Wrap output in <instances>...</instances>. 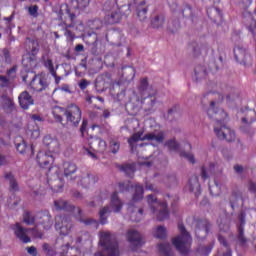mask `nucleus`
<instances>
[{
  "label": "nucleus",
  "mask_w": 256,
  "mask_h": 256,
  "mask_svg": "<svg viewBox=\"0 0 256 256\" xmlns=\"http://www.w3.org/2000/svg\"><path fill=\"white\" fill-rule=\"evenodd\" d=\"M152 233L156 239H165L167 237V228L165 226H157Z\"/></svg>",
  "instance_id": "nucleus-37"
},
{
  "label": "nucleus",
  "mask_w": 256,
  "mask_h": 256,
  "mask_svg": "<svg viewBox=\"0 0 256 256\" xmlns=\"http://www.w3.org/2000/svg\"><path fill=\"white\" fill-rule=\"evenodd\" d=\"M89 84L90 83H89V81H87V79H82L79 82L78 86L81 89V91H85V89H87V87H89Z\"/></svg>",
  "instance_id": "nucleus-62"
},
{
  "label": "nucleus",
  "mask_w": 256,
  "mask_h": 256,
  "mask_svg": "<svg viewBox=\"0 0 256 256\" xmlns=\"http://www.w3.org/2000/svg\"><path fill=\"white\" fill-rule=\"evenodd\" d=\"M23 221L26 223V225H35V216H32L31 212L29 211H24Z\"/></svg>",
  "instance_id": "nucleus-45"
},
{
  "label": "nucleus",
  "mask_w": 256,
  "mask_h": 256,
  "mask_svg": "<svg viewBox=\"0 0 256 256\" xmlns=\"http://www.w3.org/2000/svg\"><path fill=\"white\" fill-rule=\"evenodd\" d=\"M125 90H122L120 93H118L115 97V100L120 103V105H127V96L125 94Z\"/></svg>",
  "instance_id": "nucleus-48"
},
{
  "label": "nucleus",
  "mask_w": 256,
  "mask_h": 256,
  "mask_svg": "<svg viewBox=\"0 0 256 256\" xmlns=\"http://www.w3.org/2000/svg\"><path fill=\"white\" fill-rule=\"evenodd\" d=\"M133 201H140L143 199V186L135 185L131 187Z\"/></svg>",
  "instance_id": "nucleus-33"
},
{
  "label": "nucleus",
  "mask_w": 256,
  "mask_h": 256,
  "mask_svg": "<svg viewBox=\"0 0 256 256\" xmlns=\"http://www.w3.org/2000/svg\"><path fill=\"white\" fill-rule=\"evenodd\" d=\"M116 6L118 11H129V0H116Z\"/></svg>",
  "instance_id": "nucleus-42"
},
{
  "label": "nucleus",
  "mask_w": 256,
  "mask_h": 256,
  "mask_svg": "<svg viewBox=\"0 0 256 256\" xmlns=\"http://www.w3.org/2000/svg\"><path fill=\"white\" fill-rule=\"evenodd\" d=\"M193 11L191 10V7L187 6L182 10L183 17H191Z\"/></svg>",
  "instance_id": "nucleus-64"
},
{
  "label": "nucleus",
  "mask_w": 256,
  "mask_h": 256,
  "mask_svg": "<svg viewBox=\"0 0 256 256\" xmlns=\"http://www.w3.org/2000/svg\"><path fill=\"white\" fill-rule=\"evenodd\" d=\"M244 115L241 118L242 126L241 131L243 133H254V130L251 128V124L256 121V112L253 109H247L244 112Z\"/></svg>",
  "instance_id": "nucleus-12"
},
{
  "label": "nucleus",
  "mask_w": 256,
  "mask_h": 256,
  "mask_svg": "<svg viewBox=\"0 0 256 256\" xmlns=\"http://www.w3.org/2000/svg\"><path fill=\"white\" fill-rule=\"evenodd\" d=\"M200 175H201V179H203V181H207V179H209V177L211 175V168L202 167Z\"/></svg>",
  "instance_id": "nucleus-54"
},
{
  "label": "nucleus",
  "mask_w": 256,
  "mask_h": 256,
  "mask_svg": "<svg viewBox=\"0 0 256 256\" xmlns=\"http://www.w3.org/2000/svg\"><path fill=\"white\" fill-rule=\"evenodd\" d=\"M195 235L198 239H205L211 231V223L208 220H197L195 222Z\"/></svg>",
  "instance_id": "nucleus-19"
},
{
  "label": "nucleus",
  "mask_w": 256,
  "mask_h": 256,
  "mask_svg": "<svg viewBox=\"0 0 256 256\" xmlns=\"http://www.w3.org/2000/svg\"><path fill=\"white\" fill-rule=\"evenodd\" d=\"M42 249H43V251H45L47 256L55 255V249H53V247H51V245H49L48 243H44L42 245Z\"/></svg>",
  "instance_id": "nucleus-53"
},
{
  "label": "nucleus",
  "mask_w": 256,
  "mask_h": 256,
  "mask_svg": "<svg viewBox=\"0 0 256 256\" xmlns=\"http://www.w3.org/2000/svg\"><path fill=\"white\" fill-rule=\"evenodd\" d=\"M168 29L171 33H175L179 29V21H171L168 23Z\"/></svg>",
  "instance_id": "nucleus-57"
},
{
  "label": "nucleus",
  "mask_w": 256,
  "mask_h": 256,
  "mask_svg": "<svg viewBox=\"0 0 256 256\" xmlns=\"http://www.w3.org/2000/svg\"><path fill=\"white\" fill-rule=\"evenodd\" d=\"M55 140V138L51 137V135H46L44 138H43V143L45 145V147H49L53 141Z\"/></svg>",
  "instance_id": "nucleus-61"
},
{
  "label": "nucleus",
  "mask_w": 256,
  "mask_h": 256,
  "mask_svg": "<svg viewBox=\"0 0 256 256\" xmlns=\"http://www.w3.org/2000/svg\"><path fill=\"white\" fill-rule=\"evenodd\" d=\"M5 179H8L10 183V191L12 192L19 191V184L17 183V180L15 179L12 173L5 174Z\"/></svg>",
  "instance_id": "nucleus-38"
},
{
  "label": "nucleus",
  "mask_w": 256,
  "mask_h": 256,
  "mask_svg": "<svg viewBox=\"0 0 256 256\" xmlns=\"http://www.w3.org/2000/svg\"><path fill=\"white\" fill-rule=\"evenodd\" d=\"M151 25H152L153 29H161V27H163V25H165V17L155 16L151 20Z\"/></svg>",
  "instance_id": "nucleus-39"
},
{
  "label": "nucleus",
  "mask_w": 256,
  "mask_h": 256,
  "mask_svg": "<svg viewBox=\"0 0 256 256\" xmlns=\"http://www.w3.org/2000/svg\"><path fill=\"white\" fill-rule=\"evenodd\" d=\"M36 161L42 169L51 170V165H53L55 158L51 152L40 151L36 156Z\"/></svg>",
  "instance_id": "nucleus-16"
},
{
  "label": "nucleus",
  "mask_w": 256,
  "mask_h": 256,
  "mask_svg": "<svg viewBox=\"0 0 256 256\" xmlns=\"http://www.w3.org/2000/svg\"><path fill=\"white\" fill-rule=\"evenodd\" d=\"M116 167L121 171V173H125V175H129V164H117Z\"/></svg>",
  "instance_id": "nucleus-60"
},
{
  "label": "nucleus",
  "mask_w": 256,
  "mask_h": 256,
  "mask_svg": "<svg viewBox=\"0 0 256 256\" xmlns=\"http://www.w3.org/2000/svg\"><path fill=\"white\" fill-rule=\"evenodd\" d=\"M63 167H64L65 177H69V176L73 175V173L77 172V165H75L72 162H64Z\"/></svg>",
  "instance_id": "nucleus-34"
},
{
  "label": "nucleus",
  "mask_w": 256,
  "mask_h": 256,
  "mask_svg": "<svg viewBox=\"0 0 256 256\" xmlns=\"http://www.w3.org/2000/svg\"><path fill=\"white\" fill-rule=\"evenodd\" d=\"M229 201L230 207L235 209V207H238L239 201H243V193L239 190H234L230 195Z\"/></svg>",
  "instance_id": "nucleus-26"
},
{
  "label": "nucleus",
  "mask_w": 256,
  "mask_h": 256,
  "mask_svg": "<svg viewBox=\"0 0 256 256\" xmlns=\"http://www.w3.org/2000/svg\"><path fill=\"white\" fill-rule=\"evenodd\" d=\"M38 11H39V6L37 5H33V6H30L28 8V13L29 15H31L32 17H37L39 14H38Z\"/></svg>",
  "instance_id": "nucleus-58"
},
{
  "label": "nucleus",
  "mask_w": 256,
  "mask_h": 256,
  "mask_svg": "<svg viewBox=\"0 0 256 256\" xmlns=\"http://www.w3.org/2000/svg\"><path fill=\"white\" fill-rule=\"evenodd\" d=\"M55 229L59 231L60 235L66 236L70 233L73 228V222L71 221V217L67 215H59L55 218Z\"/></svg>",
  "instance_id": "nucleus-11"
},
{
  "label": "nucleus",
  "mask_w": 256,
  "mask_h": 256,
  "mask_svg": "<svg viewBox=\"0 0 256 256\" xmlns=\"http://www.w3.org/2000/svg\"><path fill=\"white\" fill-rule=\"evenodd\" d=\"M66 123L71 127H79L82 119L81 108L75 104H70L66 108Z\"/></svg>",
  "instance_id": "nucleus-9"
},
{
  "label": "nucleus",
  "mask_w": 256,
  "mask_h": 256,
  "mask_svg": "<svg viewBox=\"0 0 256 256\" xmlns=\"http://www.w3.org/2000/svg\"><path fill=\"white\" fill-rule=\"evenodd\" d=\"M31 232L32 237L35 239H43V231L37 229V226L32 229H25L21 227L19 223H16L14 227V233L22 243H31V238L28 237L27 233Z\"/></svg>",
  "instance_id": "nucleus-7"
},
{
  "label": "nucleus",
  "mask_w": 256,
  "mask_h": 256,
  "mask_svg": "<svg viewBox=\"0 0 256 256\" xmlns=\"http://www.w3.org/2000/svg\"><path fill=\"white\" fill-rule=\"evenodd\" d=\"M160 253L165 256H169L171 253V244L165 242L158 245Z\"/></svg>",
  "instance_id": "nucleus-44"
},
{
  "label": "nucleus",
  "mask_w": 256,
  "mask_h": 256,
  "mask_svg": "<svg viewBox=\"0 0 256 256\" xmlns=\"http://www.w3.org/2000/svg\"><path fill=\"white\" fill-rule=\"evenodd\" d=\"M26 51L30 57L28 58L30 63L31 61H35V57H37V53H39V42L36 40H29L26 43Z\"/></svg>",
  "instance_id": "nucleus-22"
},
{
  "label": "nucleus",
  "mask_w": 256,
  "mask_h": 256,
  "mask_svg": "<svg viewBox=\"0 0 256 256\" xmlns=\"http://www.w3.org/2000/svg\"><path fill=\"white\" fill-rule=\"evenodd\" d=\"M38 225H41L45 231H49L53 227V218L48 210L40 211L36 214Z\"/></svg>",
  "instance_id": "nucleus-17"
},
{
  "label": "nucleus",
  "mask_w": 256,
  "mask_h": 256,
  "mask_svg": "<svg viewBox=\"0 0 256 256\" xmlns=\"http://www.w3.org/2000/svg\"><path fill=\"white\" fill-rule=\"evenodd\" d=\"M0 87L9 89V87H11V79L7 76L0 75Z\"/></svg>",
  "instance_id": "nucleus-47"
},
{
  "label": "nucleus",
  "mask_w": 256,
  "mask_h": 256,
  "mask_svg": "<svg viewBox=\"0 0 256 256\" xmlns=\"http://www.w3.org/2000/svg\"><path fill=\"white\" fill-rule=\"evenodd\" d=\"M103 11H105L106 15L104 16V25H115L117 23H121L123 19V15H125V11H121L119 9H115V3L111 1H106L103 5Z\"/></svg>",
  "instance_id": "nucleus-6"
},
{
  "label": "nucleus",
  "mask_w": 256,
  "mask_h": 256,
  "mask_svg": "<svg viewBox=\"0 0 256 256\" xmlns=\"http://www.w3.org/2000/svg\"><path fill=\"white\" fill-rule=\"evenodd\" d=\"M88 144L90 149H93L98 153H105V151H107V142L103 140V138L90 137Z\"/></svg>",
  "instance_id": "nucleus-20"
},
{
  "label": "nucleus",
  "mask_w": 256,
  "mask_h": 256,
  "mask_svg": "<svg viewBox=\"0 0 256 256\" xmlns=\"http://www.w3.org/2000/svg\"><path fill=\"white\" fill-rule=\"evenodd\" d=\"M131 141H154L155 143H163L165 141V132L164 131H155L147 133L143 136V132L139 131L130 139Z\"/></svg>",
  "instance_id": "nucleus-10"
},
{
  "label": "nucleus",
  "mask_w": 256,
  "mask_h": 256,
  "mask_svg": "<svg viewBox=\"0 0 256 256\" xmlns=\"http://www.w3.org/2000/svg\"><path fill=\"white\" fill-rule=\"evenodd\" d=\"M27 149H29V147L27 146V143L25 142V140H22L20 143L16 144V150L21 155H24V153H27Z\"/></svg>",
  "instance_id": "nucleus-49"
},
{
  "label": "nucleus",
  "mask_w": 256,
  "mask_h": 256,
  "mask_svg": "<svg viewBox=\"0 0 256 256\" xmlns=\"http://www.w3.org/2000/svg\"><path fill=\"white\" fill-rule=\"evenodd\" d=\"M99 181V177L93 174H87L86 176H83L81 179H79L78 185L80 187H83L84 189H87L89 185H95Z\"/></svg>",
  "instance_id": "nucleus-23"
},
{
  "label": "nucleus",
  "mask_w": 256,
  "mask_h": 256,
  "mask_svg": "<svg viewBox=\"0 0 256 256\" xmlns=\"http://www.w3.org/2000/svg\"><path fill=\"white\" fill-rule=\"evenodd\" d=\"M59 15H60V19H63V18L67 19L68 17V19L71 21V24L65 25L64 35L67 41H70V42L75 41V32L70 30L71 27H75V19L77 17L75 15V12L71 7H69V4L64 3V4H61L60 6Z\"/></svg>",
  "instance_id": "nucleus-4"
},
{
  "label": "nucleus",
  "mask_w": 256,
  "mask_h": 256,
  "mask_svg": "<svg viewBox=\"0 0 256 256\" xmlns=\"http://www.w3.org/2000/svg\"><path fill=\"white\" fill-rule=\"evenodd\" d=\"M161 181L166 187H175L177 185V177L175 176H162Z\"/></svg>",
  "instance_id": "nucleus-41"
},
{
  "label": "nucleus",
  "mask_w": 256,
  "mask_h": 256,
  "mask_svg": "<svg viewBox=\"0 0 256 256\" xmlns=\"http://www.w3.org/2000/svg\"><path fill=\"white\" fill-rule=\"evenodd\" d=\"M207 77V68L205 66H197L195 68V79L196 81H202V79H205Z\"/></svg>",
  "instance_id": "nucleus-36"
},
{
  "label": "nucleus",
  "mask_w": 256,
  "mask_h": 256,
  "mask_svg": "<svg viewBox=\"0 0 256 256\" xmlns=\"http://www.w3.org/2000/svg\"><path fill=\"white\" fill-rule=\"evenodd\" d=\"M165 145L170 151H177L179 149V143H177L175 139L168 140Z\"/></svg>",
  "instance_id": "nucleus-52"
},
{
  "label": "nucleus",
  "mask_w": 256,
  "mask_h": 256,
  "mask_svg": "<svg viewBox=\"0 0 256 256\" xmlns=\"http://www.w3.org/2000/svg\"><path fill=\"white\" fill-rule=\"evenodd\" d=\"M178 229L180 231V235L172 239V245H174L175 249H177L179 253L187 255V252L191 249V235H189V232L185 230V226H183V224H179Z\"/></svg>",
  "instance_id": "nucleus-5"
},
{
  "label": "nucleus",
  "mask_w": 256,
  "mask_h": 256,
  "mask_svg": "<svg viewBox=\"0 0 256 256\" xmlns=\"http://www.w3.org/2000/svg\"><path fill=\"white\" fill-rule=\"evenodd\" d=\"M109 213H111V208H109V206H105L100 210L99 215L101 225H107V215H109Z\"/></svg>",
  "instance_id": "nucleus-40"
},
{
  "label": "nucleus",
  "mask_w": 256,
  "mask_h": 256,
  "mask_svg": "<svg viewBox=\"0 0 256 256\" xmlns=\"http://www.w3.org/2000/svg\"><path fill=\"white\" fill-rule=\"evenodd\" d=\"M101 25H103V22H101L99 19H95L90 22L89 27L95 31L97 29H101Z\"/></svg>",
  "instance_id": "nucleus-55"
},
{
  "label": "nucleus",
  "mask_w": 256,
  "mask_h": 256,
  "mask_svg": "<svg viewBox=\"0 0 256 256\" xmlns=\"http://www.w3.org/2000/svg\"><path fill=\"white\" fill-rule=\"evenodd\" d=\"M234 57L240 65H244L245 67L253 65V58L251 57V54L247 53V50L241 46L234 48Z\"/></svg>",
  "instance_id": "nucleus-13"
},
{
  "label": "nucleus",
  "mask_w": 256,
  "mask_h": 256,
  "mask_svg": "<svg viewBox=\"0 0 256 256\" xmlns=\"http://www.w3.org/2000/svg\"><path fill=\"white\" fill-rule=\"evenodd\" d=\"M181 157H184V159H187L190 163H195V156L191 153L182 152Z\"/></svg>",
  "instance_id": "nucleus-59"
},
{
  "label": "nucleus",
  "mask_w": 256,
  "mask_h": 256,
  "mask_svg": "<svg viewBox=\"0 0 256 256\" xmlns=\"http://www.w3.org/2000/svg\"><path fill=\"white\" fill-rule=\"evenodd\" d=\"M54 207L57 211H69L70 213L76 215V217H83V210H81L79 207H75L69 204V202L63 199L55 200Z\"/></svg>",
  "instance_id": "nucleus-14"
},
{
  "label": "nucleus",
  "mask_w": 256,
  "mask_h": 256,
  "mask_svg": "<svg viewBox=\"0 0 256 256\" xmlns=\"http://www.w3.org/2000/svg\"><path fill=\"white\" fill-rule=\"evenodd\" d=\"M216 96L218 97L217 100H213L210 102V107L207 113L210 119L215 120L214 133L218 137V139L231 143L232 141H235V131L231 130V128L223 123V121L227 119V113L222 108H217V104L223 101L224 96H226V101L228 103H231V101L237 99L239 95L234 88L228 87L223 92V94H216Z\"/></svg>",
  "instance_id": "nucleus-1"
},
{
  "label": "nucleus",
  "mask_w": 256,
  "mask_h": 256,
  "mask_svg": "<svg viewBox=\"0 0 256 256\" xmlns=\"http://www.w3.org/2000/svg\"><path fill=\"white\" fill-rule=\"evenodd\" d=\"M26 133L29 137H31V139H39L41 130H39V126L37 124L33 123L29 124Z\"/></svg>",
  "instance_id": "nucleus-30"
},
{
  "label": "nucleus",
  "mask_w": 256,
  "mask_h": 256,
  "mask_svg": "<svg viewBox=\"0 0 256 256\" xmlns=\"http://www.w3.org/2000/svg\"><path fill=\"white\" fill-rule=\"evenodd\" d=\"M188 189L191 192L196 191L198 193L201 189V184H199V177L197 175H194L190 178L188 183Z\"/></svg>",
  "instance_id": "nucleus-32"
},
{
  "label": "nucleus",
  "mask_w": 256,
  "mask_h": 256,
  "mask_svg": "<svg viewBox=\"0 0 256 256\" xmlns=\"http://www.w3.org/2000/svg\"><path fill=\"white\" fill-rule=\"evenodd\" d=\"M147 203L150 205L152 213H155V208L157 207L160 211L157 214L158 221H165L169 217V211H167V202L159 203L155 195L150 194L147 196Z\"/></svg>",
  "instance_id": "nucleus-8"
},
{
  "label": "nucleus",
  "mask_w": 256,
  "mask_h": 256,
  "mask_svg": "<svg viewBox=\"0 0 256 256\" xmlns=\"http://www.w3.org/2000/svg\"><path fill=\"white\" fill-rule=\"evenodd\" d=\"M233 169H234L235 173H237V175H243V171H245V168L239 164H235Z\"/></svg>",
  "instance_id": "nucleus-63"
},
{
  "label": "nucleus",
  "mask_w": 256,
  "mask_h": 256,
  "mask_svg": "<svg viewBox=\"0 0 256 256\" xmlns=\"http://www.w3.org/2000/svg\"><path fill=\"white\" fill-rule=\"evenodd\" d=\"M238 241L242 245H245V243H247V238H245V235L243 234V227L241 226L238 228Z\"/></svg>",
  "instance_id": "nucleus-56"
},
{
  "label": "nucleus",
  "mask_w": 256,
  "mask_h": 256,
  "mask_svg": "<svg viewBox=\"0 0 256 256\" xmlns=\"http://www.w3.org/2000/svg\"><path fill=\"white\" fill-rule=\"evenodd\" d=\"M119 149H121V144L118 141H110V151L113 155H117V153H119Z\"/></svg>",
  "instance_id": "nucleus-50"
},
{
  "label": "nucleus",
  "mask_w": 256,
  "mask_h": 256,
  "mask_svg": "<svg viewBox=\"0 0 256 256\" xmlns=\"http://www.w3.org/2000/svg\"><path fill=\"white\" fill-rule=\"evenodd\" d=\"M18 102L21 109L27 110L31 105L35 104V100H33V96L28 91H23L18 96Z\"/></svg>",
  "instance_id": "nucleus-21"
},
{
  "label": "nucleus",
  "mask_w": 256,
  "mask_h": 256,
  "mask_svg": "<svg viewBox=\"0 0 256 256\" xmlns=\"http://www.w3.org/2000/svg\"><path fill=\"white\" fill-rule=\"evenodd\" d=\"M243 23L250 31V33H252V35L255 36L256 21L255 19H253V16H251V14H248L246 17H244Z\"/></svg>",
  "instance_id": "nucleus-29"
},
{
  "label": "nucleus",
  "mask_w": 256,
  "mask_h": 256,
  "mask_svg": "<svg viewBox=\"0 0 256 256\" xmlns=\"http://www.w3.org/2000/svg\"><path fill=\"white\" fill-rule=\"evenodd\" d=\"M2 107L7 113H13V111H15V102L13 101V98L7 95H2Z\"/></svg>",
  "instance_id": "nucleus-25"
},
{
  "label": "nucleus",
  "mask_w": 256,
  "mask_h": 256,
  "mask_svg": "<svg viewBox=\"0 0 256 256\" xmlns=\"http://www.w3.org/2000/svg\"><path fill=\"white\" fill-rule=\"evenodd\" d=\"M147 11H149V8L145 1L140 2L137 6V17L140 21H147Z\"/></svg>",
  "instance_id": "nucleus-27"
},
{
  "label": "nucleus",
  "mask_w": 256,
  "mask_h": 256,
  "mask_svg": "<svg viewBox=\"0 0 256 256\" xmlns=\"http://www.w3.org/2000/svg\"><path fill=\"white\" fill-rule=\"evenodd\" d=\"M44 67L48 69L51 75H55V66L53 65V60L47 59L44 61Z\"/></svg>",
  "instance_id": "nucleus-51"
},
{
  "label": "nucleus",
  "mask_w": 256,
  "mask_h": 256,
  "mask_svg": "<svg viewBox=\"0 0 256 256\" xmlns=\"http://www.w3.org/2000/svg\"><path fill=\"white\" fill-rule=\"evenodd\" d=\"M91 0H72V9L85 11L89 7Z\"/></svg>",
  "instance_id": "nucleus-31"
},
{
  "label": "nucleus",
  "mask_w": 256,
  "mask_h": 256,
  "mask_svg": "<svg viewBox=\"0 0 256 256\" xmlns=\"http://www.w3.org/2000/svg\"><path fill=\"white\" fill-rule=\"evenodd\" d=\"M143 245H145V239L143 238V235H141V233H139L137 230H130L129 248L132 251H135L136 249L143 247Z\"/></svg>",
  "instance_id": "nucleus-18"
},
{
  "label": "nucleus",
  "mask_w": 256,
  "mask_h": 256,
  "mask_svg": "<svg viewBox=\"0 0 256 256\" xmlns=\"http://www.w3.org/2000/svg\"><path fill=\"white\" fill-rule=\"evenodd\" d=\"M59 147V140L57 138H54V140L52 141V143H50V146L48 147V153H51V155H53V153H59Z\"/></svg>",
  "instance_id": "nucleus-46"
},
{
  "label": "nucleus",
  "mask_w": 256,
  "mask_h": 256,
  "mask_svg": "<svg viewBox=\"0 0 256 256\" xmlns=\"http://www.w3.org/2000/svg\"><path fill=\"white\" fill-rule=\"evenodd\" d=\"M99 245L103 247L105 253L103 251H98L94 254V256H120L121 251H119V243L117 239H115V234L109 231H102L100 232V241Z\"/></svg>",
  "instance_id": "nucleus-3"
},
{
  "label": "nucleus",
  "mask_w": 256,
  "mask_h": 256,
  "mask_svg": "<svg viewBox=\"0 0 256 256\" xmlns=\"http://www.w3.org/2000/svg\"><path fill=\"white\" fill-rule=\"evenodd\" d=\"M67 113V108L55 106L52 108V115L54 117V120L56 123H60L65 127V124L63 123V117H65Z\"/></svg>",
  "instance_id": "nucleus-24"
},
{
  "label": "nucleus",
  "mask_w": 256,
  "mask_h": 256,
  "mask_svg": "<svg viewBox=\"0 0 256 256\" xmlns=\"http://www.w3.org/2000/svg\"><path fill=\"white\" fill-rule=\"evenodd\" d=\"M141 215H143V209L134 207L132 209L130 218L132 219V221H141Z\"/></svg>",
  "instance_id": "nucleus-43"
},
{
  "label": "nucleus",
  "mask_w": 256,
  "mask_h": 256,
  "mask_svg": "<svg viewBox=\"0 0 256 256\" xmlns=\"http://www.w3.org/2000/svg\"><path fill=\"white\" fill-rule=\"evenodd\" d=\"M147 91H149V80L147 78H142L140 80V85L138 86V94L137 92H133L132 97L130 98V103L134 105L136 111H138L142 104L145 105L146 109L150 110L153 109L155 103H157V98L155 97L157 91L154 90L152 94H148V96L145 97Z\"/></svg>",
  "instance_id": "nucleus-2"
},
{
  "label": "nucleus",
  "mask_w": 256,
  "mask_h": 256,
  "mask_svg": "<svg viewBox=\"0 0 256 256\" xmlns=\"http://www.w3.org/2000/svg\"><path fill=\"white\" fill-rule=\"evenodd\" d=\"M30 88L37 93H41L43 91H46V89H49V82L47 81V76L43 74L35 75L30 82Z\"/></svg>",
  "instance_id": "nucleus-15"
},
{
  "label": "nucleus",
  "mask_w": 256,
  "mask_h": 256,
  "mask_svg": "<svg viewBox=\"0 0 256 256\" xmlns=\"http://www.w3.org/2000/svg\"><path fill=\"white\" fill-rule=\"evenodd\" d=\"M48 185L54 193H61V191H63V182H61V179L54 181L48 180Z\"/></svg>",
  "instance_id": "nucleus-35"
},
{
  "label": "nucleus",
  "mask_w": 256,
  "mask_h": 256,
  "mask_svg": "<svg viewBox=\"0 0 256 256\" xmlns=\"http://www.w3.org/2000/svg\"><path fill=\"white\" fill-rule=\"evenodd\" d=\"M111 207L114 209V213H119L123 209V202L119 199L117 192H114L111 196Z\"/></svg>",
  "instance_id": "nucleus-28"
}]
</instances>
